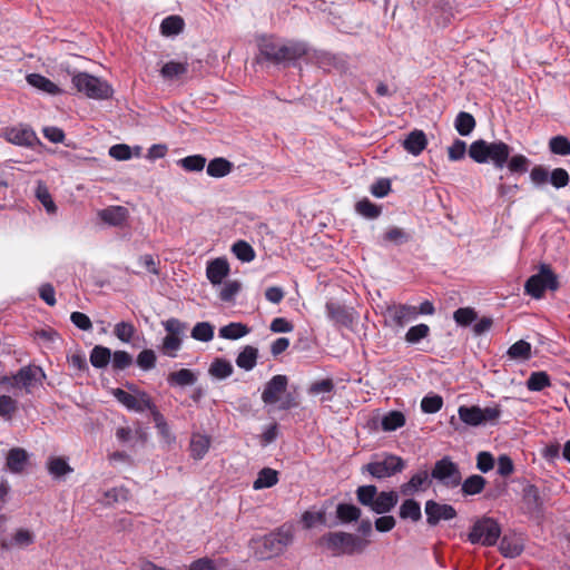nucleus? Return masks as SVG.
Instances as JSON below:
<instances>
[{
	"mask_svg": "<svg viewBox=\"0 0 570 570\" xmlns=\"http://www.w3.org/2000/svg\"><path fill=\"white\" fill-rule=\"evenodd\" d=\"M399 514L403 520L410 519L413 522H417L422 518L421 505L414 499H406L401 504Z\"/></svg>",
	"mask_w": 570,
	"mask_h": 570,
	"instance_id": "f704fd0d",
	"label": "nucleus"
},
{
	"mask_svg": "<svg viewBox=\"0 0 570 570\" xmlns=\"http://www.w3.org/2000/svg\"><path fill=\"white\" fill-rule=\"evenodd\" d=\"M72 85L79 92L91 99H107L112 95V89L107 81L87 72L73 75Z\"/></svg>",
	"mask_w": 570,
	"mask_h": 570,
	"instance_id": "423d86ee",
	"label": "nucleus"
},
{
	"mask_svg": "<svg viewBox=\"0 0 570 570\" xmlns=\"http://www.w3.org/2000/svg\"><path fill=\"white\" fill-rule=\"evenodd\" d=\"M197 381L196 374L188 368H181L168 374L167 382L170 386H188L195 384Z\"/></svg>",
	"mask_w": 570,
	"mask_h": 570,
	"instance_id": "bb28decb",
	"label": "nucleus"
},
{
	"mask_svg": "<svg viewBox=\"0 0 570 570\" xmlns=\"http://www.w3.org/2000/svg\"><path fill=\"white\" fill-rule=\"evenodd\" d=\"M334 387L335 385L332 379H324L312 383L308 389V393L312 395H317L321 393H332L334 391Z\"/></svg>",
	"mask_w": 570,
	"mask_h": 570,
	"instance_id": "338daca9",
	"label": "nucleus"
},
{
	"mask_svg": "<svg viewBox=\"0 0 570 570\" xmlns=\"http://www.w3.org/2000/svg\"><path fill=\"white\" fill-rule=\"evenodd\" d=\"M453 320L459 326H470L478 320V313L473 307H460L453 313Z\"/></svg>",
	"mask_w": 570,
	"mask_h": 570,
	"instance_id": "a18cd8bd",
	"label": "nucleus"
},
{
	"mask_svg": "<svg viewBox=\"0 0 570 570\" xmlns=\"http://www.w3.org/2000/svg\"><path fill=\"white\" fill-rule=\"evenodd\" d=\"M487 480L479 474H473L461 481V491L464 495H475L484 490Z\"/></svg>",
	"mask_w": 570,
	"mask_h": 570,
	"instance_id": "473e14b6",
	"label": "nucleus"
},
{
	"mask_svg": "<svg viewBox=\"0 0 570 570\" xmlns=\"http://www.w3.org/2000/svg\"><path fill=\"white\" fill-rule=\"evenodd\" d=\"M27 81L29 85H31L32 87H35L43 92H47L50 95L60 94V89L56 83H53L51 80H49L48 78H46L39 73L28 75Z\"/></svg>",
	"mask_w": 570,
	"mask_h": 570,
	"instance_id": "7c9ffc66",
	"label": "nucleus"
},
{
	"mask_svg": "<svg viewBox=\"0 0 570 570\" xmlns=\"http://www.w3.org/2000/svg\"><path fill=\"white\" fill-rule=\"evenodd\" d=\"M431 485L428 470H421L413 474L411 479L403 483L400 491L403 495H411L417 491H425Z\"/></svg>",
	"mask_w": 570,
	"mask_h": 570,
	"instance_id": "a211bd4d",
	"label": "nucleus"
},
{
	"mask_svg": "<svg viewBox=\"0 0 570 570\" xmlns=\"http://www.w3.org/2000/svg\"><path fill=\"white\" fill-rule=\"evenodd\" d=\"M426 522L435 527L440 521H449L456 517V510L451 504H442L434 500L425 502Z\"/></svg>",
	"mask_w": 570,
	"mask_h": 570,
	"instance_id": "ddd939ff",
	"label": "nucleus"
},
{
	"mask_svg": "<svg viewBox=\"0 0 570 570\" xmlns=\"http://www.w3.org/2000/svg\"><path fill=\"white\" fill-rule=\"evenodd\" d=\"M560 287L559 277L548 264H540L539 272L530 276L524 284V293L540 299L546 291L556 292Z\"/></svg>",
	"mask_w": 570,
	"mask_h": 570,
	"instance_id": "7ed1b4c3",
	"label": "nucleus"
},
{
	"mask_svg": "<svg viewBox=\"0 0 570 570\" xmlns=\"http://www.w3.org/2000/svg\"><path fill=\"white\" fill-rule=\"evenodd\" d=\"M161 324L167 332L163 340L161 351L165 355L176 357L177 351L181 347L187 324L175 317L163 321Z\"/></svg>",
	"mask_w": 570,
	"mask_h": 570,
	"instance_id": "0eeeda50",
	"label": "nucleus"
},
{
	"mask_svg": "<svg viewBox=\"0 0 570 570\" xmlns=\"http://www.w3.org/2000/svg\"><path fill=\"white\" fill-rule=\"evenodd\" d=\"M361 509L354 504L338 503L336 507V517L343 523L357 521L361 517Z\"/></svg>",
	"mask_w": 570,
	"mask_h": 570,
	"instance_id": "58836bf2",
	"label": "nucleus"
},
{
	"mask_svg": "<svg viewBox=\"0 0 570 570\" xmlns=\"http://www.w3.org/2000/svg\"><path fill=\"white\" fill-rule=\"evenodd\" d=\"M509 145H470L469 155L476 163L492 160L498 168H502L509 158Z\"/></svg>",
	"mask_w": 570,
	"mask_h": 570,
	"instance_id": "6e6552de",
	"label": "nucleus"
},
{
	"mask_svg": "<svg viewBox=\"0 0 570 570\" xmlns=\"http://www.w3.org/2000/svg\"><path fill=\"white\" fill-rule=\"evenodd\" d=\"M212 440L206 434L193 433L189 444L190 456L202 460L210 448Z\"/></svg>",
	"mask_w": 570,
	"mask_h": 570,
	"instance_id": "5701e85b",
	"label": "nucleus"
},
{
	"mask_svg": "<svg viewBox=\"0 0 570 570\" xmlns=\"http://www.w3.org/2000/svg\"><path fill=\"white\" fill-rule=\"evenodd\" d=\"M355 210L357 214H360L361 216H363L364 218H367V219H375L382 213L381 206L372 203L367 198H363V199L358 200L355 205Z\"/></svg>",
	"mask_w": 570,
	"mask_h": 570,
	"instance_id": "79ce46f5",
	"label": "nucleus"
},
{
	"mask_svg": "<svg viewBox=\"0 0 570 570\" xmlns=\"http://www.w3.org/2000/svg\"><path fill=\"white\" fill-rule=\"evenodd\" d=\"M475 126L473 116L469 112H460L455 119V129L462 136L469 135Z\"/></svg>",
	"mask_w": 570,
	"mask_h": 570,
	"instance_id": "603ef678",
	"label": "nucleus"
},
{
	"mask_svg": "<svg viewBox=\"0 0 570 570\" xmlns=\"http://www.w3.org/2000/svg\"><path fill=\"white\" fill-rule=\"evenodd\" d=\"M112 367L116 371H121L129 367L132 363V356L126 351H116L111 354Z\"/></svg>",
	"mask_w": 570,
	"mask_h": 570,
	"instance_id": "e2e57ef3",
	"label": "nucleus"
},
{
	"mask_svg": "<svg viewBox=\"0 0 570 570\" xmlns=\"http://www.w3.org/2000/svg\"><path fill=\"white\" fill-rule=\"evenodd\" d=\"M229 271L230 268L227 259L218 257L207 264L206 276L213 285H219L229 274Z\"/></svg>",
	"mask_w": 570,
	"mask_h": 570,
	"instance_id": "6ab92c4d",
	"label": "nucleus"
},
{
	"mask_svg": "<svg viewBox=\"0 0 570 570\" xmlns=\"http://www.w3.org/2000/svg\"><path fill=\"white\" fill-rule=\"evenodd\" d=\"M47 470L56 479L62 478L73 471L66 458L50 456L47 461Z\"/></svg>",
	"mask_w": 570,
	"mask_h": 570,
	"instance_id": "cd10ccee",
	"label": "nucleus"
},
{
	"mask_svg": "<svg viewBox=\"0 0 570 570\" xmlns=\"http://www.w3.org/2000/svg\"><path fill=\"white\" fill-rule=\"evenodd\" d=\"M376 494H377V488L373 484L361 485L356 490L357 501L362 505L368 507L370 509L375 500Z\"/></svg>",
	"mask_w": 570,
	"mask_h": 570,
	"instance_id": "8fccbe9b",
	"label": "nucleus"
},
{
	"mask_svg": "<svg viewBox=\"0 0 570 570\" xmlns=\"http://www.w3.org/2000/svg\"><path fill=\"white\" fill-rule=\"evenodd\" d=\"M522 503L525 512L529 514H539L542 512L543 500L540 490L534 484H527L522 490Z\"/></svg>",
	"mask_w": 570,
	"mask_h": 570,
	"instance_id": "dca6fc26",
	"label": "nucleus"
},
{
	"mask_svg": "<svg viewBox=\"0 0 570 570\" xmlns=\"http://www.w3.org/2000/svg\"><path fill=\"white\" fill-rule=\"evenodd\" d=\"M549 183L557 189L563 188L569 185L570 176L563 168H554L550 173Z\"/></svg>",
	"mask_w": 570,
	"mask_h": 570,
	"instance_id": "680f3d73",
	"label": "nucleus"
},
{
	"mask_svg": "<svg viewBox=\"0 0 570 570\" xmlns=\"http://www.w3.org/2000/svg\"><path fill=\"white\" fill-rule=\"evenodd\" d=\"M250 332V328L243 324L233 322L219 328V336L225 340H238Z\"/></svg>",
	"mask_w": 570,
	"mask_h": 570,
	"instance_id": "c9c22d12",
	"label": "nucleus"
},
{
	"mask_svg": "<svg viewBox=\"0 0 570 570\" xmlns=\"http://www.w3.org/2000/svg\"><path fill=\"white\" fill-rule=\"evenodd\" d=\"M383 239L385 242L401 245L409 242L410 235L400 227H391L384 233Z\"/></svg>",
	"mask_w": 570,
	"mask_h": 570,
	"instance_id": "bf43d9fd",
	"label": "nucleus"
},
{
	"mask_svg": "<svg viewBox=\"0 0 570 570\" xmlns=\"http://www.w3.org/2000/svg\"><path fill=\"white\" fill-rule=\"evenodd\" d=\"M386 313L397 327H403L406 323L417 317L416 307L407 304L389 306Z\"/></svg>",
	"mask_w": 570,
	"mask_h": 570,
	"instance_id": "2eb2a0df",
	"label": "nucleus"
},
{
	"mask_svg": "<svg viewBox=\"0 0 570 570\" xmlns=\"http://www.w3.org/2000/svg\"><path fill=\"white\" fill-rule=\"evenodd\" d=\"M431 478L450 489L459 487L462 481L460 468L450 456H443L434 463Z\"/></svg>",
	"mask_w": 570,
	"mask_h": 570,
	"instance_id": "9d476101",
	"label": "nucleus"
},
{
	"mask_svg": "<svg viewBox=\"0 0 570 570\" xmlns=\"http://www.w3.org/2000/svg\"><path fill=\"white\" fill-rule=\"evenodd\" d=\"M321 544L332 552L333 556H352L355 552H361L366 547L367 542L360 539L357 535L337 531L328 532L322 535Z\"/></svg>",
	"mask_w": 570,
	"mask_h": 570,
	"instance_id": "f03ea898",
	"label": "nucleus"
},
{
	"mask_svg": "<svg viewBox=\"0 0 570 570\" xmlns=\"http://www.w3.org/2000/svg\"><path fill=\"white\" fill-rule=\"evenodd\" d=\"M45 372L40 366L37 365H28L21 367L13 376L16 385L22 386L27 390L32 387L37 382H40L45 379Z\"/></svg>",
	"mask_w": 570,
	"mask_h": 570,
	"instance_id": "4468645a",
	"label": "nucleus"
},
{
	"mask_svg": "<svg viewBox=\"0 0 570 570\" xmlns=\"http://www.w3.org/2000/svg\"><path fill=\"white\" fill-rule=\"evenodd\" d=\"M292 540L293 535L289 530L279 529L263 538L256 554L262 560L271 559L282 553Z\"/></svg>",
	"mask_w": 570,
	"mask_h": 570,
	"instance_id": "1a4fd4ad",
	"label": "nucleus"
},
{
	"mask_svg": "<svg viewBox=\"0 0 570 570\" xmlns=\"http://www.w3.org/2000/svg\"><path fill=\"white\" fill-rule=\"evenodd\" d=\"M258 350L252 345H246L236 357V365L245 371H250L256 366Z\"/></svg>",
	"mask_w": 570,
	"mask_h": 570,
	"instance_id": "a878e982",
	"label": "nucleus"
},
{
	"mask_svg": "<svg viewBox=\"0 0 570 570\" xmlns=\"http://www.w3.org/2000/svg\"><path fill=\"white\" fill-rule=\"evenodd\" d=\"M3 136L8 142H33L37 139L35 131L22 125L7 128Z\"/></svg>",
	"mask_w": 570,
	"mask_h": 570,
	"instance_id": "4be33fe9",
	"label": "nucleus"
},
{
	"mask_svg": "<svg viewBox=\"0 0 570 570\" xmlns=\"http://www.w3.org/2000/svg\"><path fill=\"white\" fill-rule=\"evenodd\" d=\"M525 385L529 391L540 392L546 387L551 386V380L544 371L532 372L527 380Z\"/></svg>",
	"mask_w": 570,
	"mask_h": 570,
	"instance_id": "4c0bfd02",
	"label": "nucleus"
},
{
	"mask_svg": "<svg viewBox=\"0 0 570 570\" xmlns=\"http://www.w3.org/2000/svg\"><path fill=\"white\" fill-rule=\"evenodd\" d=\"M406 419L401 411H390L382 417L381 425L385 432L395 431L405 425Z\"/></svg>",
	"mask_w": 570,
	"mask_h": 570,
	"instance_id": "e433bc0d",
	"label": "nucleus"
},
{
	"mask_svg": "<svg viewBox=\"0 0 570 570\" xmlns=\"http://www.w3.org/2000/svg\"><path fill=\"white\" fill-rule=\"evenodd\" d=\"M135 333L136 327L130 322L121 321L117 323L114 327V334L119 341L124 343H129L132 340Z\"/></svg>",
	"mask_w": 570,
	"mask_h": 570,
	"instance_id": "864d4df0",
	"label": "nucleus"
},
{
	"mask_svg": "<svg viewBox=\"0 0 570 570\" xmlns=\"http://www.w3.org/2000/svg\"><path fill=\"white\" fill-rule=\"evenodd\" d=\"M111 360V351L108 347L97 345L90 352V363L96 368L106 367Z\"/></svg>",
	"mask_w": 570,
	"mask_h": 570,
	"instance_id": "ea45409f",
	"label": "nucleus"
},
{
	"mask_svg": "<svg viewBox=\"0 0 570 570\" xmlns=\"http://www.w3.org/2000/svg\"><path fill=\"white\" fill-rule=\"evenodd\" d=\"M191 337L200 342H209L214 337V326L208 322H198L191 330Z\"/></svg>",
	"mask_w": 570,
	"mask_h": 570,
	"instance_id": "de8ad7c7",
	"label": "nucleus"
},
{
	"mask_svg": "<svg viewBox=\"0 0 570 570\" xmlns=\"http://www.w3.org/2000/svg\"><path fill=\"white\" fill-rule=\"evenodd\" d=\"M430 334V327L426 324H417L414 326H411L406 334H405V341L410 344H416L423 338H426Z\"/></svg>",
	"mask_w": 570,
	"mask_h": 570,
	"instance_id": "6e6d98bb",
	"label": "nucleus"
},
{
	"mask_svg": "<svg viewBox=\"0 0 570 570\" xmlns=\"http://www.w3.org/2000/svg\"><path fill=\"white\" fill-rule=\"evenodd\" d=\"M233 163L223 157L212 159L206 168L207 175L214 178H222L232 173Z\"/></svg>",
	"mask_w": 570,
	"mask_h": 570,
	"instance_id": "393cba45",
	"label": "nucleus"
},
{
	"mask_svg": "<svg viewBox=\"0 0 570 570\" xmlns=\"http://www.w3.org/2000/svg\"><path fill=\"white\" fill-rule=\"evenodd\" d=\"M240 291V283L237 281L227 282L219 292L223 302H232Z\"/></svg>",
	"mask_w": 570,
	"mask_h": 570,
	"instance_id": "69168bd1",
	"label": "nucleus"
},
{
	"mask_svg": "<svg viewBox=\"0 0 570 570\" xmlns=\"http://www.w3.org/2000/svg\"><path fill=\"white\" fill-rule=\"evenodd\" d=\"M500 552L507 558H515L523 551V544L517 538L504 535L500 541Z\"/></svg>",
	"mask_w": 570,
	"mask_h": 570,
	"instance_id": "72a5a7b5",
	"label": "nucleus"
},
{
	"mask_svg": "<svg viewBox=\"0 0 570 570\" xmlns=\"http://www.w3.org/2000/svg\"><path fill=\"white\" fill-rule=\"evenodd\" d=\"M156 354L153 350H142L137 356V365L144 371H149L156 366Z\"/></svg>",
	"mask_w": 570,
	"mask_h": 570,
	"instance_id": "052dcab7",
	"label": "nucleus"
},
{
	"mask_svg": "<svg viewBox=\"0 0 570 570\" xmlns=\"http://www.w3.org/2000/svg\"><path fill=\"white\" fill-rule=\"evenodd\" d=\"M232 250L234 255L244 263H249L255 258L254 248L245 240L236 242L233 245Z\"/></svg>",
	"mask_w": 570,
	"mask_h": 570,
	"instance_id": "49530a36",
	"label": "nucleus"
},
{
	"mask_svg": "<svg viewBox=\"0 0 570 570\" xmlns=\"http://www.w3.org/2000/svg\"><path fill=\"white\" fill-rule=\"evenodd\" d=\"M35 542V535L33 533L28 529H19L16 531V533L12 537V540L10 542L2 541L0 547L1 549H10L11 547H20L26 548Z\"/></svg>",
	"mask_w": 570,
	"mask_h": 570,
	"instance_id": "c756f323",
	"label": "nucleus"
},
{
	"mask_svg": "<svg viewBox=\"0 0 570 570\" xmlns=\"http://www.w3.org/2000/svg\"><path fill=\"white\" fill-rule=\"evenodd\" d=\"M36 196L38 200L42 204V206L46 208L48 214H56L57 206L46 185L39 184L37 186Z\"/></svg>",
	"mask_w": 570,
	"mask_h": 570,
	"instance_id": "4d7b16f0",
	"label": "nucleus"
},
{
	"mask_svg": "<svg viewBox=\"0 0 570 570\" xmlns=\"http://www.w3.org/2000/svg\"><path fill=\"white\" fill-rule=\"evenodd\" d=\"M460 420L470 426L482 425L481 407L478 405H461L458 410Z\"/></svg>",
	"mask_w": 570,
	"mask_h": 570,
	"instance_id": "c85d7f7f",
	"label": "nucleus"
},
{
	"mask_svg": "<svg viewBox=\"0 0 570 570\" xmlns=\"http://www.w3.org/2000/svg\"><path fill=\"white\" fill-rule=\"evenodd\" d=\"M501 534V527L497 520L489 517H482L476 520L468 534V540L472 544L492 547L497 544Z\"/></svg>",
	"mask_w": 570,
	"mask_h": 570,
	"instance_id": "39448f33",
	"label": "nucleus"
},
{
	"mask_svg": "<svg viewBox=\"0 0 570 570\" xmlns=\"http://www.w3.org/2000/svg\"><path fill=\"white\" fill-rule=\"evenodd\" d=\"M259 50L267 59L281 63L294 61L306 53V47L299 42H283L273 38H262Z\"/></svg>",
	"mask_w": 570,
	"mask_h": 570,
	"instance_id": "f257e3e1",
	"label": "nucleus"
},
{
	"mask_svg": "<svg viewBox=\"0 0 570 570\" xmlns=\"http://www.w3.org/2000/svg\"><path fill=\"white\" fill-rule=\"evenodd\" d=\"M184 20L179 16H169L165 18L160 24V30L164 36H176L184 29Z\"/></svg>",
	"mask_w": 570,
	"mask_h": 570,
	"instance_id": "37998d69",
	"label": "nucleus"
},
{
	"mask_svg": "<svg viewBox=\"0 0 570 570\" xmlns=\"http://www.w3.org/2000/svg\"><path fill=\"white\" fill-rule=\"evenodd\" d=\"M233 365L225 358H216L209 366V374L216 379L224 380L233 374Z\"/></svg>",
	"mask_w": 570,
	"mask_h": 570,
	"instance_id": "c03bdc74",
	"label": "nucleus"
},
{
	"mask_svg": "<svg viewBox=\"0 0 570 570\" xmlns=\"http://www.w3.org/2000/svg\"><path fill=\"white\" fill-rule=\"evenodd\" d=\"M327 318L335 325L341 327H351L356 318V312L353 307H348L340 302L328 301L325 304Z\"/></svg>",
	"mask_w": 570,
	"mask_h": 570,
	"instance_id": "f8f14e48",
	"label": "nucleus"
},
{
	"mask_svg": "<svg viewBox=\"0 0 570 570\" xmlns=\"http://www.w3.org/2000/svg\"><path fill=\"white\" fill-rule=\"evenodd\" d=\"M404 461L393 454L385 455L382 461L370 462L362 468L363 472L370 473L373 478L382 480L402 472Z\"/></svg>",
	"mask_w": 570,
	"mask_h": 570,
	"instance_id": "9b49d317",
	"label": "nucleus"
},
{
	"mask_svg": "<svg viewBox=\"0 0 570 570\" xmlns=\"http://www.w3.org/2000/svg\"><path fill=\"white\" fill-rule=\"evenodd\" d=\"M443 406V399L439 394H430L422 399L421 410L426 414H434Z\"/></svg>",
	"mask_w": 570,
	"mask_h": 570,
	"instance_id": "5fc2aeb1",
	"label": "nucleus"
},
{
	"mask_svg": "<svg viewBox=\"0 0 570 570\" xmlns=\"http://www.w3.org/2000/svg\"><path fill=\"white\" fill-rule=\"evenodd\" d=\"M178 165L186 171H202L206 165V158L202 155H191L179 159Z\"/></svg>",
	"mask_w": 570,
	"mask_h": 570,
	"instance_id": "3c124183",
	"label": "nucleus"
},
{
	"mask_svg": "<svg viewBox=\"0 0 570 570\" xmlns=\"http://www.w3.org/2000/svg\"><path fill=\"white\" fill-rule=\"evenodd\" d=\"M288 385V379L286 375L277 374L274 375L266 384L262 392V401L269 405L279 403V410H289L297 406L295 399L287 394L285 399H281V395L286 392Z\"/></svg>",
	"mask_w": 570,
	"mask_h": 570,
	"instance_id": "20e7f679",
	"label": "nucleus"
},
{
	"mask_svg": "<svg viewBox=\"0 0 570 570\" xmlns=\"http://www.w3.org/2000/svg\"><path fill=\"white\" fill-rule=\"evenodd\" d=\"M399 502V495L395 491L377 492L371 510L376 514L390 512Z\"/></svg>",
	"mask_w": 570,
	"mask_h": 570,
	"instance_id": "412c9836",
	"label": "nucleus"
},
{
	"mask_svg": "<svg viewBox=\"0 0 570 570\" xmlns=\"http://www.w3.org/2000/svg\"><path fill=\"white\" fill-rule=\"evenodd\" d=\"M278 482V472L272 468H263L253 483L255 490L272 488Z\"/></svg>",
	"mask_w": 570,
	"mask_h": 570,
	"instance_id": "2f4dec72",
	"label": "nucleus"
},
{
	"mask_svg": "<svg viewBox=\"0 0 570 570\" xmlns=\"http://www.w3.org/2000/svg\"><path fill=\"white\" fill-rule=\"evenodd\" d=\"M155 405L154 401L151 400L150 395L144 391H140L136 395V406L131 409V411L141 413L146 410L153 409Z\"/></svg>",
	"mask_w": 570,
	"mask_h": 570,
	"instance_id": "774afa93",
	"label": "nucleus"
},
{
	"mask_svg": "<svg viewBox=\"0 0 570 570\" xmlns=\"http://www.w3.org/2000/svg\"><path fill=\"white\" fill-rule=\"evenodd\" d=\"M508 355L513 360H528L531 356V345L520 340L509 347Z\"/></svg>",
	"mask_w": 570,
	"mask_h": 570,
	"instance_id": "09e8293b",
	"label": "nucleus"
},
{
	"mask_svg": "<svg viewBox=\"0 0 570 570\" xmlns=\"http://www.w3.org/2000/svg\"><path fill=\"white\" fill-rule=\"evenodd\" d=\"M549 169L541 165L534 166L530 171V179L538 187L546 185L549 181Z\"/></svg>",
	"mask_w": 570,
	"mask_h": 570,
	"instance_id": "0e129e2a",
	"label": "nucleus"
},
{
	"mask_svg": "<svg viewBox=\"0 0 570 570\" xmlns=\"http://www.w3.org/2000/svg\"><path fill=\"white\" fill-rule=\"evenodd\" d=\"M109 155L117 160H127L132 156L139 157L141 155V147L136 145L131 149L129 145H112L109 149Z\"/></svg>",
	"mask_w": 570,
	"mask_h": 570,
	"instance_id": "a19ab883",
	"label": "nucleus"
},
{
	"mask_svg": "<svg viewBox=\"0 0 570 570\" xmlns=\"http://www.w3.org/2000/svg\"><path fill=\"white\" fill-rule=\"evenodd\" d=\"M188 71V63L181 61H168L161 69L160 75L167 81H174L180 79Z\"/></svg>",
	"mask_w": 570,
	"mask_h": 570,
	"instance_id": "b1692460",
	"label": "nucleus"
},
{
	"mask_svg": "<svg viewBox=\"0 0 570 570\" xmlns=\"http://www.w3.org/2000/svg\"><path fill=\"white\" fill-rule=\"evenodd\" d=\"M18 410V402L9 395L0 396V416L9 421Z\"/></svg>",
	"mask_w": 570,
	"mask_h": 570,
	"instance_id": "13d9d810",
	"label": "nucleus"
},
{
	"mask_svg": "<svg viewBox=\"0 0 570 570\" xmlns=\"http://www.w3.org/2000/svg\"><path fill=\"white\" fill-rule=\"evenodd\" d=\"M129 212L124 206H109L105 209H101L98 213L99 218L109 226L119 227L122 226L127 218Z\"/></svg>",
	"mask_w": 570,
	"mask_h": 570,
	"instance_id": "aec40b11",
	"label": "nucleus"
},
{
	"mask_svg": "<svg viewBox=\"0 0 570 570\" xmlns=\"http://www.w3.org/2000/svg\"><path fill=\"white\" fill-rule=\"evenodd\" d=\"M29 453L23 448H12L6 456V466L13 474H20L29 463Z\"/></svg>",
	"mask_w": 570,
	"mask_h": 570,
	"instance_id": "f3484780",
	"label": "nucleus"
}]
</instances>
